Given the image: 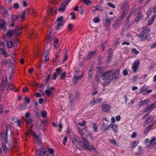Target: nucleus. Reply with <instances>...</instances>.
<instances>
[{
	"label": "nucleus",
	"instance_id": "1",
	"mask_svg": "<svg viewBox=\"0 0 156 156\" xmlns=\"http://www.w3.org/2000/svg\"><path fill=\"white\" fill-rule=\"evenodd\" d=\"M7 131H6L4 134H3L2 135V138L3 139L2 146L4 151L5 153L8 152L9 147H7L6 145V144L7 143Z\"/></svg>",
	"mask_w": 156,
	"mask_h": 156
},
{
	"label": "nucleus",
	"instance_id": "2",
	"mask_svg": "<svg viewBox=\"0 0 156 156\" xmlns=\"http://www.w3.org/2000/svg\"><path fill=\"white\" fill-rule=\"evenodd\" d=\"M63 16H61L60 17H58L56 20V21L58 23L55 28L57 30H59L62 29L66 22L65 20L63 19Z\"/></svg>",
	"mask_w": 156,
	"mask_h": 156
},
{
	"label": "nucleus",
	"instance_id": "3",
	"mask_svg": "<svg viewBox=\"0 0 156 156\" xmlns=\"http://www.w3.org/2000/svg\"><path fill=\"white\" fill-rule=\"evenodd\" d=\"M83 134H81L82 138L81 140V142L83 143L86 149L89 151L94 150L95 149L94 147L89 145L87 140L84 138L83 136Z\"/></svg>",
	"mask_w": 156,
	"mask_h": 156
},
{
	"label": "nucleus",
	"instance_id": "4",
	"mask_svg": "<svg viewBox=\"0 0 156 156\" xmlns=\"http://www.w3.org/2000/svg\"><path fill=\"white\" fill-rule=\"evenodd\" d=\"M112 72V71H109L108 72H105L102 73V75L101 76V77L102 78L103 80H111V73Z\"/></svg>",
	"mask_w": 156,
	"mask_h": 156
},
{
	"label": "nucleus",
	"instance_id": "5",
	"mask_svg": "<svg viewBox=\"0 0 156 156\" xmlns=\"http://www.w3.org/2000/svg\"><path fill=\"white\" fill-rule=\"evenodd\" d=\"M140 66V61L139 59L135 60L133 64L132 69L133 73L137 72Z\"/></svg>",
	"mask_w": 156,
	"mask_h": 156
},
{
	"label": "nucleus",
	"instance_id": "6",
	"mask_svg": "<svg viewBox=\"0 0 156 156\" xmlns=\"http://www.w3.org/2000/svg\"><path fill=\"white\" fill-rule=\"evenodd\" d=\"M48 151L44 148H41L36 152V154L38 156H44L46 154H48Z\"/></svg>",
	"mask_w": 156,
	"mask_h": 156
},
{
	"label": "nucleus",
	"instance_id": "7",
	"mask_svg": "<svg viewBox=\"0 0 156 156\" xmlns=\"http://www.w3.org/2000/svg\"><path fill=\"white\" fill-rule=\"evenodd\" d=\"M71 0H65L64 2H63L60 5V8L58 10L59 11H64L66 8V6L68 3L70 2Z\"/></svg>",
	"mask_w": 156,
	"mask_h": 156
},
{
	"label": "nucleus",
	"instance_id": "8",
	"mask_svg": "<svg viewBox=\"0 0 156 156\" xmlns=\"http://www.w3.org/2000/svg\"><path fill=\"white\" fill-rule=\"evenodd\" d=\"M54 90V88L53 87H51L48 84L47 86L45 93L47 96H49L51 95V93Z\"/></svg>",
	"mask_w": 156,
	"mask_h": 156
},
{
	"label": "nucleus",
	"instance_id": "9",
	"mask_svg": "<svg viewBox=\"0 0 156 156\" xmlns=\"http://www.w3.org/2000/svg\"><path fill=\"white\" fill-rule=\"evenodd\" d=\"M22 28L20 27H16L13 30V34L16 37H19L21 35Z\"/></svg>",
	"mask_w": 156,
	"mask_h": 156
},
{
	"label": "nucleus",
	"instance_id": "10",
	"mask_svg": "<svg viewBox=\"0 0 156 156\" xmlns=\"http://www.w3.org/2000/svg\"><path fill=\"white\" fill-rule=\"evenodd\" d=\"M156 106V101L153 103L152 104L149 105H148L144 109V112H146L147 111H150V113L151 112L152 109Z\"/></svg>",
	"mask_w": 156,
	"mask_h": 156
},
{
	"label": "nucleus",
	"instance_id": "11",
	"mask_svg": "<svg viewBox=\"0 0 156 156\" xmlns=\"http://www.w3.org/2000/svg\"><path fill=\"white\" fill-rule=\"evenodd\" d=\"M120 75V74L119 71H114L112 74V75H111V77L110 78L111 80L114 79L116 80L119 78Z\"/></svg>",
	"mask_w": 156,
	"mask_h": 156
},
{
	"label": "nucleus",
	"instance_id": "12",
	"mask_svg": "<svg viewBox=\"0 0 156 156\" xmlns=\"http://www.w3.org/2000/svg\"><path fill=\"white\" fill-rule=\"evenodd\" d=\"M1 13L4 18H7L9 16L7 10L4 8H2L1 9Z\"/></svg>",
	"mask_w": 156,
	"mask_h": 156
},
{
	"label": "nucleus",
	"instance_id": "13",
	"mask_svg": "<svg viewBox=\"0 0 156 156\" xmlns=\"http://www.w3.org/2000/svg\"><path fill=\"white\" fill-rule=\"evenodd\" d=\"M6 23L5 20L2 19H0V28L4 31L7 30V28L5 27Z\"/></svg>",
	"mask_w": 156,
	"mask_h": 156
},
{
	"label": "nucleus",
	"instance_id": "14",
	"mask_svg": "<svg viewBox=\"0 0 156 156\" xmlns=\"http://www.w3.org/2000/svg\"><path fill=\"white\" fill-rule=\"evenodd\" d=\"M129 2L128 1H125L124 3H122L121 5V9L122 10L125 9L126 11H128L129 8L128 3Z\"/></svg>",
	"mask_w": 156,
	"mask_h": 156
},
{
	"label": "nucleus",
	"instance_id": "15",
	"mask_svg": "<svg viewBox=\"0 0 156 156\" xmlns=\"http://www.w3.org/2000/svg\"><path fill=\"white\" fill-rule=\"evenodd\" d=\"M75 73L73 77V83L75 84H77L78 81V71L77 69H75Z\"/></svg>",
	"mask_w": 156,
	"mask_h": 156
},
{
	"label": "nucleus",
	"instance_id": "16",
	"mask_svg": "<svg viewBox=\"0 0 156 156\" xmlns=\"http://www.w3.org/2000/svg\"><path fill=\"white\" fill-rule=\"evenodd\" d=\"M102 111L105 112H107L109 111L110 109V106L107 104H104L101 106Z\"/></svg>",
	"mask_w": 156,
	"mask_h": 156
},
{
	"label": "nucleus",
	"instance_id": "17",
	"mask_svg": "<svg viewBox=\"0 0 156 156\" xmlns=\"http://www.w3.org/2000/svg\"><path fill=\"white\" fill-rule=\"evenodd\" d=\"M143 15L142 13L140 12H139L137 14V16L135 19V21L136 22H138L143 18Z\"/></svg>",
	"mask_w": 156,
	"mask_h": 156
},
{
	"label": "nucleus",
	"instance_id": "18",
	"mask_svg": "<svg viewBox=\"0 0 156 156\" xmlns=\"http://www.w3.org/2000/svg\"><path fill=\"white\" fill-rule=\"evenodd\" d=\"M155 117V115H151L148 118L147 120L145 121V123H151L152 122L153 120L154 119Z\"/></svg>",
	"mask_w": 156,
	"mask_h": 156
},
{
	"label": "nucleus",
	"instance_id": "19",
	"mask_svg": "<svg viewBox=\"0 0 156 156\" xmlns=\"http://www.w3.org/2000/svg\"><path fill=\"white\" fill-rule=\"evenodd\" d=\"M120 22L119 20L116 21L113 25V27L116 29L119 27L120 26Z\"/></svg>",
	"mask_w": 156,
	"mask_h": 156
},
{
	"label": "nucleus",
	"instance_id": "20",
	"mask_svg": "<svg viewBox=\"0 0 156 156\" xmlns=\"http://www.w3.org/2000/svg\"><path fill=\"white\" fill-rule=\"evenodd\" d=\"M6 35L9 37H12L14 35L13 30H8L6 32Z\"/></svg>",
	"mask_w": 156,
	"mask_h": 156
},
{
	"label": "nucleus",
	"instance_id": "21",
	"mask_svg": "<svg viewBox=\"0 0 156 156\" xmlns=\"http://www.w3.org/2000/svg\"><path fill=\"white\" fill-rule=\"evenodd\" d=\"M96 53V51H92L88 55L87 58L88 59H89L90 58L93 57L95 54Z\"/></svg>",
	"mask_w": 156,
	"mask_h": 156
},
{
	"label": "nucleus",
	"instance_id": "22",
	"mask_svg": "<svg viewBox=\"0 0 156 156\" xmlns=\"http://www.w3.org/2000/svg\"><path fill=\"white\" fill-rule=\"evenodd\" d=\"M149 99H146L143 101H140L138 104L139 106H141L143 105L146 104L149 101Z\"/></svg>",
	"mask_w": 156,
	"mask_h": 156
},
{
	"label": "nucleus",
	"instance_id": "23",
	"mask_svg": "<svg viewBox=\"0 0 156 156\" xmlns=\"http://www.w3.org/2000/svg\"><path fill=\"white\" fill-rule=\"evenodd\" d=\"M0 51L2 52V54L5 57H6L9 56L8 54L6 51L5 50L4 48H1L0 49Z\"/></svg>",
	"mask_w": 156,
	"mask_h": 156
},
{
	"label": "nucleus",
	"instance_id": "24",
	"mask_svg": "<svg viewBox=\"0 0 156 156\" xmlns=\"http://www.w3.org/2000/svg\"><path fill=\"white\" fill-rule=\"evenodd\" d=\"M156 16L155 15H153L152 16V17L148 21V25H151L152 23H153L154 21V19L155 18V17Z\"/></svg>",
	"mask_w": 156,
	"mask_h": 156
},
{
	"label": "nucleus",
	"instance_id": "25",
	"mask_svg": "<svg viewBox=\"0 0 156 156\" xmlns=\"http://www.w3.org/2000/svg\"><path fill=\"white\" fill-rule=\"evenodd\" d=\"M58 40H54L53 45L54 48L55 49L58 48L60 46V45L58 43Z\"/></svg>",
	"mask_w": 156,
	"mask_h": 156
},
{
	"label": "nucleus",
	"instance_id": "26",
	"mask_svg": "<svg viewBox=\"0 0 156 156\" xmlns=\"http://www.w3.org/2000/svg\"><path fill=\"white\" fill-rule=\"evenodd\" d=\"M71 139L73 144L75 145L76 148H77V146L78 144V141L77 139L74 137H72L71 138Z\"/></svg>",
	"mask_w": 156,
	"mask_h": 156
},
{
	"label": "nucleus",
	"instance_id": "27",
	"mask_svg": "<svg viewBox=\"0 0 156 156\" xmlns=\"http://www.w3.org/2000/svg\"><path fill=\"white\" fill-rule=\"evenodd\" d=\"M127 13L126 11H123L121 14V16L120 17H119V19L120 20H122L124 18L126 15L127 14Z\"/></svg>",
	"mask_w": 156,
	"mask_h": 156
},
{
	"label": "nucleus",
	"instance_id": "28",
	"mask_svg": "<svg viewBox=\"0 0 156 156\" xmlns=\"http://www.w3.org/2000/svg\"><path fill=\"white\" fill-rule=\"evenodd\" d=\"M151 145L154 146L156 144V138H154L151 139L149 142Z\"/></svg>",
	"mask_w": 156,
	"mask_h": 156
},
{
	"label": "nucleus",
	"instance_id": "29",
	"mask_svg": "<svg viewBox=\"0 0 156 156\" xmlns=\"http://www.w3.org/2000/svg\"><path fill=\"white\" fill-rule=\"evenodd\" d=\"M19 17V15H12V16L11 20L12 21H15Z\"/></svg>",
	"mask_w": 156,
	"mask_h": 156
},
{
	"label": "nucleus",
	"instance_id": "30",
	"mask_svg": "<svg viewBox=\"0 0 156 156\" xmlns=\"http://www.w3.org/2000/svg\"><path fill=\"white\" fill-rule=\"evenodd\" d=\"M31 108V105H30L29 107H25V106H24L23 105H20V108L19 109V110L21 111L23 110H24L25 109H27L30 108Z\"/></svg>",
	"mask_w": 156,
	"mask_h": 156
},
{
	"label": "nucleus",
	"instance_id": "31",
	"mask_svg": "<svg viewBox=\"0 0 156 156\" xmlns=\"http://www.w3.org/2000/svg\"><path fill=\"white\" fill-rule=\"evenodd\" d=\"M7 85L8 86V87L6 89L7 90H12V87L13 86L12 84L9 83H7Z\"/></svg>",
	"mask_w": 156,
	"mask_h": 156
},
{
	"label": "nucleus",
	"instance_id": "32",
	"mask_svg": "<svg viewBox=\"0 0 156 156\" xmlns=\"http://www.w3.org/2000/svg\"><path fill=\"white\" fill-rule=\"evenodd\" d=\"M67 51H68V50H66L65 51V53L64 54V56L63 57V58L62 59V61L63 62H65V60H67L68 58V56L67 55Z\"/></svg>",
	"mask_w": 156,
	"mask_h": 156
},
{
	"label": "nucleus",
	"instance_id": "33",
	"mask_svg": "<svg viewBox=\"0 0 156 156\" xmlns=\"http://www.w3.org/2000/svg\"><path fill=\"white\" fill-rule=\"evenodd\" d=\"M49 14H52L53 13L55 12L56 10V9H54L52 8H51L50 9H48Z\"/></svg>",
	"mask_w": 156,
	"mask_h": 156
},
{
	"label": "nucleus",
	"instance_id": "34",
	"mask_svg": "<svg viewBox=\"0 0 156 156\" xmlns=\"http://www.w3.org/2000/svg\"><path fill=\"white\" fill-rule=\"evenodd\" d=\"M93 129L96 132H97L98 131V126L97 125L96 123H94L93 124Z\"/></svg>",
	"mask_w": 156,
	"mask_h": 156
},
{
	"label": "nucleus",
	"instance_id": "35",
	"mask_svg": "<svg viewBox=\"0 0 156 156\" xmlns=\"http://www.w3.org/2000/svg\"><path fill=\"white\" fill-rule=\"evenodd\" d=\"M105 25L106 27L110 26L111 23V21L109 20V18L106 19L105 20Z\"/></svg>",
	"mask_w": 156,
	"mask_h": 156
},
{
	"label": "nucleus",
	"instance_id": "36",
	"mask_svg": "<svg viewBox=\"0 0 156 156\" xmlns=\"http://www.w3.org/2000/svg\"><path fill=\"white\" fill-rule=\"evenodd\" d=\"M70 15L71 16V20H74L76 19V16L75 15V13L74 12H71L70 13Z\"/></svg>",
	"mask_w": 156,
	"mask_h": 156
},
{
	"label": "nucleus",
	"instance_id": "37",
	"mask_svg": "<svg viewBox=\"0 0 156 156\" xmlns=\"http://www.w3.org/2000/svg\"><path fill=\"white\" fill-rule=\"evenodd\" d=\"M35 138L36 139L37 143L38 144H41V138L40 137H39L37 135H36Z\"/></svg>",
	"mask_w": 156,
	"mask_h": 156
},
{
	"label": "nucleus",
	"instance_id": "38",
	"mask_svg": "<svg viewBox=\"0 0 156 156\" xmlns=\"http://www.w3.org/2000/svg\"><path fill=\"white\" fill-rule=\"evenodd\" d=\"M82 1L83 3L86 5H87L91 3V2L90 0H82Z\"/></svg>",
	"mask_w": 156,
	"mask_h": 156
},
{
	"label": "nucleus",
	"instance_id": "39",
	"mask_svg": "<svg viewBox=\"0 0 156 156\" xmlns=\"http://www.w3.org/2000/svg\"><path fill=\"white\" fill-rule=\"evenodd\" d=\"M86 122L84 120L82 121V122H79V125L80 126H86Z\"/></svg>",
	"mask_w": 156,
	"mask_h": 156
},
{
	"label": "nucleus",
	"instance_id": "40",
	"mask_svg": "<svg viewBox=\"0 0 156 156\" xmlns=\"http://www.w3.org/2000/svg\"><path fill=\"white\" fill-rule=\"evenodd\" d=\"M108 54H109V58H110L112 56V48H110L108 51Z\"/></svg>",
	"mask_w": 156,
	"mask_h": 156
},
{
	"label": "nucleus",
	"instance_id": "41",
	"mask_svg": "<svg viewBox=\"0 0 156 156\" xmlns=\"http://www.w3.org/2000/svg\"><path fill=\"white\" fill-rule=\"evenodd\" d=\"M7 45L9 48H11L12 46V43L11 41H7Z\"/></svg>",
	"mask_w": 156,
	"mask_h": 156
},
{
	"label": "nucleus",
	"instance_id": "42",
	"mask_svg": "<svg viewBox=\"0 0 156 156\" xmlns=\"http://www.w3.org/2000/svg\"><path fill=\"white\" fill-rule=\"evenodd\" d=\"M111 80H105L103 83V86H105L108 84L110 82Z\"/></svg>",
	"mask_w": 156,
	"mask_h": 156
},
{
	"label": "nucleus",
	"instance_id": "43",
	"mask_svg": "<svg viewBox=\"0 0 156 156\" xmlns=\"http://www.w3.org/2000/svg\"><path fill=\"white\" fill-rule=\"evenodd\" d=\"M112 129L114 130L116 132H118V128L117 125L115 124H114L112 126Z\"/></svg>",
	"mask_w": 156,
	"mask_h": 156
},
{
	"label": "nucleus",
	"instance_id": "44",
	"mask_svg": "<svg viewBox=\"0 0 156 156\" xmlns=\"http://www.w3.org/2000/svg\"><path fill=\"white\" fill-rule=\"evenodd\" d=\"M127 29V28L126 27H124L122 29V31L120 33L121 35L122 36L124 35V33H125V31Z\"/></svg>",
	"mask_w": 156,
	"mask_h": 156
},
{
	"label": "nucleus",
	"instance_id": "45",
	"mask_svg": "<svg viewBox=\"0 0 156 156\" xmlns=\"http://www.w3.org/2000/svg\"><path fill=\"white\" fill-rule=\"evenodd\" d=\"M93 20L95 23H98L100 21V19L98 17H96L94 18Z\"/></svg>",
	"mask_w": 156,
	"mask_h": 156
},
{
	"label": "nucleus",
	"instance_id": "46",
	"mask_svg": "<svg viewBox=\"0 0 156 156\" xmlns=\"http://www.w3.org/2000/svg\"><path fill=\"white\" fill-rule=\"evenodd\" d=\"M62 72V70L59 68H58L56 70L55 73H57V75H58L60 74Z\"/></svg>",
	"mask_w": 156,
	"mask_h": 156
},
{
	"label": "nucleus",
	"instance_id": "47",
	"mask_svg": "<svg viewBox=\"0 0 156 156\" xmlns=\"http://www.w3.org/2000/svg\"><path fill=\"white\" fill-rule=\"evenodd\" d=\"M102 100L101 98H98L97 99L96 101H94L92 102V103L93 105H94L95 104L98 102H99Z\"/></svg>",
	"mask_w": 156,
	"mask_h": 156
},
{
	"label": "nucleus",
	"instance_id": "48",
	"mask_svg": "<svg viewBox=\"0 0 156 156\" xmlns=\"http://www.w3.org/2000/svg\"><path fill=\"white\" fill-rule=\"evenodd\" d=\"M66 73L65 72L63 73L61 75L60 78L61 79H64L66 78Z\"/></svg>",
	"mask_w": 156,
	"mask_h": 156
},
{
	"label": "nucleus",
	"instance_id": "49",
	"mask_svg": "<svg viewBox=\"0 0 156 156\" xmlns=\"http://www.w3.org/2000/svg\"><path fill=\"white\" fill-rule=\"evenodd\" d=\"M132 51L133 53H134L136 55H137L139 53V51L137 50L134 48L132 49Z\"/></svg>",
	"mask_w": 156,
	"mask_h": 156
},
{
	"label": "nucleus",
	"instance_id": "50",
	"mask_svg": "<svg viewBox=\"0 0 156 156\" xmlns=\"http://www.w3.org/2000/svg\"><path fill=\"white\" fill-rule=\"evenodd\" d=\"M68 29L69 31L72 30L73 28V26L72 24L69 23L68 26Z\"/></svg>",
	"mask_w": 156,
	"mask_h": 156
},
{
	"label": "nucleus",
	"instance_id": "51",
	"mask_svg": "<svg viewBox=\"0 0 156 156\" xmlns=\"http://www.w3.org/2000/svg\"><path fill=\"white\" fill-rule=\"evenodd\" d=\"M152 10L151 9H148L147 11V18L148 17L149 15H151V14Z\"/></svg>",
	"mask_w": 156,
	"mask_h": 156
},
{
	"label": "nucleus",
	"instance_id": "52",
	"mask_svg": "<svg viewBox=\"0 0 156 156\" xmlns=\"http://www.w3.org/2000/svg\"><path fill=\"white\" fill-rule=\"evenodd\" d=\"M13 7L15 9H17L19 8V5L17 3H16L14 4Z\"/></svg>",
	"mask_w": 156,
	"mask_h": 156
},
{
	"label": "nucleus",
	"instance_id": "53",
	"mask_svg": "<svg viewBox=\"0 0 156 156\" xmlns=\"http://www.w3.org/2000/svg\"><path fill=\"white\" fill-rule=\"evenodd\" d=\"M58 76L57 73H55L52 76L53 79L54 80L56 79L57 77Z\"/></svg>",
	"mask_w": 156,
	"mask_h": 156
},
{
	"label": "nucleus",
	"instance_id": "54",
	"mask_svg": "<svg viewBox=\"0 0 156 156\" xmlns=\"http://www.w3.org/2000/svg\"><path fill=\"white\" fill-rule=\"evenodd\" d=\"M47 112L45 111H43L42 113V116L43 117H45L46 116Z\"/></svg>",
	"mask_w": 156,
	"mask_h": 156
},
{
	"label": "nucleus",
	"instance_id": "55",
	"mask_svg": "<svg viewBox=\"0 0 156 156\" xmlns=\"http://www.w3.org/2000/svg\"><path fill=\"white\" fill-rule=\"evenodd\" d=\"M108 5L111 7H112L113 8H115V6L114 5V4L112 3H108Z\"/></svg>",
	"mask_w": 156,
	"mask_h": 156
},
{
	"label": "nucleus",
	"instance_id": "56",
	"mask_svg": "<svg viewBox=\"0 0 156 156\" xmlns=\"http://www.w3.org/2000/svg\"><path fill=\"white\" fill-rule=\"evenodd\" d=\"M138 142L137 141H134L132 143V147L133 148L135 147L137 145Z\"/></svg>",
	"mask_w": 156,
	"mask_h": 156
},
{
	"label": "nucleus",
	"instance_id": "57",
	"mask_svg": "<svg viewBox=\"0 0 156 156\" xmlns=\"http://www.w3.org/2000/svg\"><path fill=\"white\" fill-rule=\"evenodd\" d=\"M98 60L99 62V64L101 65L100 63L102 60V57L101 55H99L98 58Z\"/></svg>",
	"mask_w": 156,
	"mask_h": 156
},
{
	"label": "nucleus",
	"instance_id": "58",
	"mask_svg": "<svg viewBox=\"0 0 156 156\" xmlns=\"http://www.w3.org/2000/svg\"><path fill=\"white\" fill-rule=\"evenodd\" d=\"M122 74L124 76H126L128 74V72L127 70L125 69L123 71Z\"/></svg>",
	"mask_w": 156,
	"mask_h": 156
},
{
	"label": "nucleus",
	"instance_id": "59",
	"mask_svg": "<svg viewBox=\"0 0 156 156\" xmlns=\"http://www.w3.org/2000/svg\"><path fill=\"white\" fill-rule=\"evenodd\" d=\"M153 126V125H151L149 126H147V128H146V129L147 130H150L151 129H152V127Z\"/></svg>",
	"mask_w": 156,
	"mask_h": 156
},
{
	"label": "nucleus",
	"instance_id": "60",
	"mask_svg": "<svg viewBox=\"0 0 156 156\" xmlns=\"http://www.w3.org/2000/svg\"><path fill=\"white\" fill-rule=\"evenodd\" d=\"M50 2L54 4H55L57 3V0H50Z\"/></svg>",
	"mask_w": 156,
	"mask_h": 156
},
{
	"label": "nucleus",
	"instance_id": "61",
	"mask_svg": "<svg viewBox=\"0 0 156 156\" xmlns=\"http://www.w3.org/2000/svg\"><path fill=\"white\" fill-rule=\"evenodd\" d=\"M67 140V137H65L63 140V144L64 145H65L66 143Z\"/></svg>",
	"mask_w": 156,
	"mask_h": 156
},
{
	"label": "nucleus",
	"instance_id": "62",
	"mask_svg": "<svg viewBox=\"0 0 156 156\" xmlns=\"http://www.w3.org/2000/svg\"><path fill=\"white\" fill-rule=\"evenodd\" d=\"M34 108L37 110H38V103L37 102H36L34 103Z\"/></svg>",
	"mask_w": 156,
	"mask_h": 156
},
{
	"label": "nucleus",
	"instance_id": "63",
	"mask_svg": "<svg viewBox=\"0 0 156 156\" xmlns=\"http://www.w3.org/2000/svg\"><path fill=\"white\" fill-rule=\"evenodd\" d=\"M48 151L49 152V154H53L54 153V151L52 149L50 148L48 149Z\"/></svg>",
	"mask_w": 156,
	"mask_h": 156
},
{
	"label": "nucleus",
	"instance_id": "64",
	"mask_svg": "<svg viewBox=\"0 0 156 156\" xmlns=\"http://www.w3.org/2000/svg\"><path fill=\"white\" fill-rule=\"evenodd\" d=\"M150 48H155L156 47V42L150 46Z\"/></svg>",
	"mask_w": 156,
	"mask_h": 156
}]
</instances>
